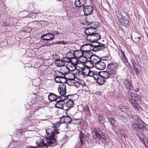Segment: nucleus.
I'll return each instance as SVG.
<instances>
[{"instance_id":"1","label":"nucleus","mask_w":148,"mask_h":148,"mask_svg":"<svg viewBox=\"0 0 148 148\" xmlns=\"http://www.w3.org/2000/svg\"><path fill=\"white\" fill-rule=\"evenodd\" d=\"M132 119L134 123L132 125V127L134 131L143 130L145 132L148 130V125L144 123L138 116H133Z\"/></svg>"},{"instance_id":"2","label":"nucleus","mask_w":148,"mask_h":148,"mask_svg":"<svg viewBox=\"0 0 148 148\" xmlns=\"http://www.w3.org/2000/svg\"><path fill=\"white\" fill-rule=\"evenodd\" d=\"M58 129H53L52 130L51 129H48L46 130L47 134L49 137V138H48L47 140L49 146L54 147L57 145V142L55 137L56 133L58 134L59 133L58 132Z\"/></svg>"},{"instance_id":"3","label":"nucleus","mask_w":148,"mask_h":148,"mask_svg":"<svg viewBox=\"0 0 148 148\" xmlns=\"http://www.w3.org/2000/svg\"><path fill=\"white\" fill-rule=\"evenodd\" d=\"M92 134L93 138L95 139L98 138L99 140V142L101 143L104 145H106V136L104 133L102 132L100 129L95 130L92 132Z\"/></svg>"},{"instance_id":"4","label":"nucleus","mask_w":148,"mask_h":148,"mask_svg":"<svg viewBox=\"0 0 148 148\" xmlns=\"http://www.w3.org/2000/svg\"><path fill=\"white\" fill-rule=\"evenodd\" d=\"M116 16L119 20L120 23L121 25L125 26H128L130 25L129 21L130 17L128 15L126 16H123L120 12H118L116 13Z\"/></svg>"},{"instance_id":"5","label":"nucleus","mask_w":148,"mask_h":148,"mask_svg":"<svg viewBox=\"0 0 148 148\" xmlns=\"http://www.w3.org/2000/svg\"><path fill=\"white\" fill-rule=\"evenodd\" d=\"M91 45L92 44H86L81 47L82 56H85L88 57V55H90L92 54V53L91 52V49L90 48Z\"/></svg>"},{"instance_id":"6","label":"nucleus","mask_w":148,"mask_h":148,"mask_svg":"<svg viewBox=\"0 0 148 148\" xmlns=\"http://www.w3.org/2000/svg\"><path fill=\"white\" fill-rule=\"evenodd\" d=\"M73 96V95H68L67 96H65L64 98L63 99L61 97L60 98L58 99L56 102V103L55 104V106L56 108L63 109L64 108V106L65 104L64 101L67 99L68 98V96Z\"/></svg>"},{"instance_id":"7","label":"nucleus","mask_w":148,"mask_h":148,"mask_svg":"<svg viewBox=\"0 0 148 148\" xmlns=\"http://www.w3.org/2000/svg\"><path fill=\"white\" fill-rule=\"evenodd\" d=\"M99 32H96L95 34L89 36L88 38H86L88 41H89L91 43H95L97 42V41L99 40L101 38L100 35L99 34Z\"/></svg>"},{"instance_id":"8","label":"nucleus","mask_w":148,"mask_h":148,"mask_svg":"<svg viewBox=\"0 0 148 148\" xmlns=\"http://www.w3.org/2000/svg\"><path fill=\"white\" fill-rule=\"evenodd\" d=\"M95 26V25H94L93 27L91 26V27L87 28L85 29L84 33L86 35V39L88 38L89 36H91V35L95 34L96 32H99V30L96 29Z\"/></svg>"},{"instance_id":"9","label":"nucleus","mask_w":148,"mask_h":148,"mask_svg":"<svg viewBox=\"0 0 148 148\" xmlns=\"http://www.w3.org/2000/svg\"><path fill=\"white\" fill-rule=\"evenodd\" d=\"M90 46L92 48L93 51L95 52L102 50L105 48L104 44L99 42H96V43L94 44H92Z\"/></svg>"},{"instance_id":"10","label":"nucleus","mask_w":148,"mask_h":148,"mask_svg":"<svg viewBox=\"0 0 148 148\" xmlns=\"http://www.w3.org/2000/svg\"><path fill=\"white\" fill-rule=\"evenodd\" d=\"M117 65V64L115 62L108 64L107 67V70L110 72V73L111 74V75H115V70Z\"/></svg>"},{"instance_id":"11","label":"nucleus","mask_w":148,"mask_h":148,"mask_svg":"<svg viewBox=\"0 0 148 148\" xmlns=\"http://www.w3.org/2000/svg\"><path fill=\"white\" fill-rule=\"evenodd\" d=\"M90 136V134L87 133L86 134H84L82 132L80 131L79 134V139L81 143V145H83L84 144V141L88 140L89 139Z\"/></svg>"},{"instance_id":"12","label":"nucleus","mask_w":148,"mask_h":148,"mask_svg":"<svg viewBox=\"0 0 148 148\" xmlns=\"http://www.w3.org/2000/svg\"><path fill=\"white\" fill-rule=\"evenodd\" d=\"M83 12L85 16L91 14L93 11V6L91 5H85L83 8Z\"/></svg>"},{"instance_id":"13","label":"nucleus","mask_w":148,"mask_h":148,"mask_svg":"<svg viewBox=\"0 0 148 148\" xmlns=\"http://www.w3.org/2000/svg\"><path fill=\"white\" fill-rule=\"evenodd\" d=\"M66 85L61 84L58 88V91L61 96H64L66 95Z\"/></svg>"},{"instance_id":"14","label":"nucleus","mask_w":148,"mask_h":148,"mask_svg":"<svg viewBox=\"0 0 148 148\" xmlns=\"http://www.w3.org/2000/svg\"><path fill=\"white\" fill-rule=\"evenodd\" d=\"M127 96L129 99V101L131 102L132 101L134 100L135 99L140 97V95L136 93H134L130 91H128L127 93Z\"/></svg>"},{"instance_id":"15","label":"nucleus","mask_w":148,"mask_h":148,"mask_svg":"<svg viewBox=\"0 0 148 148\" xmlns=\"http://www.w3.org/2000/svg\"><path fill=\"white\" fill-rule=\"evenodd\" d=\"M140 97L138 98L134 99V100L130 102L132 104L134 108L136 110H139L140 108L139 104L141 102Z\"/></svg>"},{"instance_id":"16","label":"nucleus","mask_w":148,"mask_h":148,"mask_svg":"<svg viewBox=\"0 0 148 148\" xmlns=\"http://www.w3.org/2000/svg\"><path fill=\"white\" fill-rule=\"evenodd\" d=\"M88 55L90 56V57H88V58H89L90 61V62L92 64H94L95 65L97 63L100 61V60H101L100 58L95 55H93L92 54H90V55Z\"/></svg>"},{"instance_id":"17","label":"nucleus","mask_w":148,"mask_h":148,"mask_svg":"<svg viewBox=\"0 0 148 148\" xmlns=\"http://www.w3.org/2000/svg\"><path fill=\"white\" fill-rule=\"evenodd\" d=\"M106 63L101 60H100L95 65V67L97 69L103 70L106 67Z\"/></svg>"},{"instance_id":"18","label":"nucleus","mask_w":148,"mask_h":148,"mask_svg":"<svg viewBox=\"0 0 148 148\" xmlns=\"http://www.w3.org/2000/svg\"><path fill=\"white\" fill-rule=\"evenodd\" d=\"M60 97L61 96H58L52 93H50L48 97V100L51 102H56L57 101L58 99L60 98Z\"/></svg>"},{"instance_id":"19","label":"nucleus","mask_w":148,"mask_h":148,"mask_svg":"<svg viewBox=\"0 0 148 148\" xmlns=\"http://www.w3.org/2000/svg\"><path fill=\"white\" fill-rule=\"evenodd\" d=\"M48 138H49V136L48 137L46 138H44V139L40 138L39 141H38L36 142V144L38 147H40L46 145H47V140Z\"/></svg>"},{"instance_id":"20","label":"nucleus","mask_w":148,"mask_h":148,"mask_svg":"<svg viewBox=\"0 0 148 148\" xmlns=\"http://www.w3.org/2000/svg\"><path fill=\"white\" fill-rule=\"evenodd\" d=\"M124 83L127 88L130 90H134V88L131 82L128 79H124Z\"/></svg>"},{"instance_id":"21","label":"nucleus","mask_w":148,"mask_h":148,"mask_svg":"<svg viewBox=\"0 0 148 148\" xmlns=\"http://www.w3.org/2000/svg\"><path fill=\"white\" fill-rule=\"evenodd\" d=\"M87 0H75V5L77 7L80 8L84 6Z\"/></svg>"},{"instance_id":"22","label":"nucleus","mask_w":148,"mask_h":148,"mask_svg":"<svg viewBox=\"0 0 148 148\" xmlns=\"http://www.w3.org/2000/svg\"><path fill=\"white\" fill-rule=\"evenodd\" d=\"M88 71V73H86V72H83L82 74L84 76H89L92 77L95 75V73H96V72L94 71H90L89 68H87L86 69H85L84 71Z\"/></svg>"},{"instance_id":"23","label":"nucleus","mask_w":148,"mask_h":148,"mask_svg":"<svg viewBox=\"0 0 148 148\" xmlns=\"http://www.w3.org/2000/svg\"><path fill=\"white\" fill-rule=\"evenodd\" d=\"M103 77L100 75L99 77H97V79L96 80V83L100 85L103 84L105 81Z\"/></svg>"},{"instance_id":"24","label":"nucleus","mask_w":148,"mask_h":148,"mask_svg":"<svg viewBox=\"0 0 148 148\" xmlns=\"http://www.w3.org/2000/svg\"><path fill=\"white\" fill-rule=\"evenodd\" d=\"M46 38L45 40L47 41L45 43L46 44L48 43V40H51L53 39L54 38V35L52 34L49 33L45 34Z\"/></svg>"},{"instance_id":"25","label":"nucleus","mask_w":148,"mask_h":148,"mask_svg":"<svg viewBox=\"0 0 148 148\" xmlns=\"http://www.w3.org/2000/svg\"><path fill=\"white\" fill-rule=\"evenodd\" d=\"M72 59H73L74 60H75V64H77V62H78L77 59L76 58H69L68 57H66L63 58V59L65 61V62H66L71 63L73 65V66H74L75 64V63H73V60H72Z\"/></svg>"},{"instance_id":"26","label":"nucleus","mask_w":148,"mask_h":148,"mask_svg":"<svg viewBox=\"0 0 148 148\" xmlns=\"http://www.w3.org/2000/svg\"><path fill=\"white\" fill-rule=\"evenodd\" d=\"M100 73H102L103 75V76H102L104 79L108 78L110 75H111V74L110 73L108 70H107L106 71H104L101 72H100Z\"/></svg>"},{"instance_id":"27","label":"nucleus","mask_w":148,"mask_h":148,"mask_svg":"<svg viewBox=\"0 0 148 148\" xmlns=\"http://www.w3.org/2000/svg\"><path fill=\"white\" fill-rule=\"evenodd\" d=\"M74 104L73 101L72 100L69 99L65 103V105L69 108H72Z\"/></svg>"},{"instance_id":"28","label":"nucleus","mask_w":148,"mask_h":148,"mask_svg":"<svg viewBox=\"0 0 148 148\" xmlns=\"http://www.w3.org/2000/svg\"><path fill=\"white\" fill-rule=\"evenodd\" d=\"M105 118L102 116H99L98 118V122L99 124H100L102 126L104 125V123L105 121Z\"/></svg>"},{"instance_id":"29","label":"nucleus","mask_w":148,"mask_h":148,"mask_svg":"<svg viewBox=\"0 0 148 148\" xmlns=\"http://www.w3.org/2000/svg\"><path fill=\"white\" fill-rule=\"evenodd\" d=\"M65 119V123H70L72 121V119L69 116L67 115L66 116H64Z\"/></svg>"},{"instance_id":"30","label":"nucleus","mask_w":148,"mask_h":148,"mask_svg":"<svg viewBox=\"0 0 148 148\" xmlns=\"http://www.w3.org/2000/svg\"><path fill=\"white\" fill-rule=\"evenodd\" d=\"M142 130L141 131H138V132L140 131V133H137V135L138 138H139L140 140V141H141V140L143 139V138L145 136H144V135L142 133ZM138 132V131L136 132Z\"/></svg>"},{"instance_id":"31","label":"nucleus","mask_w":148,"mask_h":148,"mask_svg":"<svg viewBox=\"0 0 148 148\" xmlns=\"http://www.w3.org/2000/svg\"><path fill=\"white\" fill-rule=\"evenodd\" d=\"M67 82V81L66 79L65 76H64L61 77L60 83H61V84H64L66 83Z\"/></svg>"},{"instance_id":"32","label":"nucleus","mask_w":148,"mask_h":148,"mask_svg":"<svg viewBox=\"0 0 148 148\" xmlns=\"http://www.w3.org/2000/svg\"><path fill=\"white\" fill-rule=\"evenodd\" d=\"M108 120L110 124L112 125H113L115 123V121L114 118L112 117H108Z\"/></svg>"},{"instance_id":"33","label":"nucleus","mask_w":148,"mask_h":148,"mask_svg":"<svg viewBox=\"0 0 148 148\" xmlns=\"http://www.w3.org/2000/svg\"><path fill=\"white\" fill-rule=\"evenodd\" d=\"M53 59L56 60L59 59L60 57L59 54L57 53H55L53 55Z\"/></svg>"},{"instance_id":"34","label":"nucleus","mask_w":148,"mask_h":148,"mask_svg":"<svg viewBox=\"0 0 148 148\" xmlns=\"http://www.w3.org/2000/svg\"><path fill=\"white\" fill-rule=\"evenodd\" d=\"M55 76L60 77H62L64 76V74L63 73L60 72L58 71H57V73H56V75H55Z\"/></svg>"},{"instance_id":"35","label":"nucleus","mask_w":148,"mask_h":148,"mask_svg":"<svg viewBox=\"0 0 148 148\" xmlns=\"http://www.w3.org/2000/svg\"><path fill=\"white\" fill-rule=\"evenodd\" d=\"M109 57L108 56H106L100 58L101 60L103 61L105 63H107V60L108 59Z\"/></svg>"},{"instance_id":"36","label":"nucleus","mask_w":148,"mask_h":148,"mask_svg":"<svg viewBox=\"0 0 148 148\" xmlns=\"http://www.w3.org/2000/svg\"><path fill=\"white\" fill-rule=\"evenodd\" d=\"M148 140V138H147L145 136L143 139L141 140L142 143L144 144V145H146V143Z\"/></svg>"},{"instance_id":"37","label":"nucleus","mask_w":148,"mask_h":148,"mask_svg":"<svg viewBox=\"0 0 148 148\" xmlns=\"http://www.w3.org/2000/svg\"><path fill=\"white\" fill-rule=\"evenodd\" d=\"M61 60L60 59L56 60L55 62V64L58 67L61 66V64H60L61 63Z\"/></svg>"},{"instance_id":"38","label":"nucleus","mask_w":148,"mask_h":148,"mask_svg":"<svg viewBox=\"0 0 148 148\" xmlns=\"http://www.w3.org/2000/svg\"><path fill=\"white\" fill-rule=\"evenodd\" d=\"M61 77H60L56 76L54 78V80L57 83H60Z\"/></svg>"},{"instance_id":"39","label":"nucleus","mask_w":148,"mask_h":148,"mask_svg":"<svg viewBox=\"0 0 148 148\" xmlns=\"http://www.w3.org/2000/svg\"><path fill=\"white\" fill-rule=\"evenodd\" d=\"M60 123H65V119L64 118V116H62L60 118Z\"/></svg>"},{"instance_id":"40","label":"nucleus","mask_w":148,"mask_h":148,"mask_svg":"<svg viewBox=\"0 0 148 148\" xmlns=\"http://www.w3.org/2000/svg\"><path fill=\"white\" fill-rule=\"evenodd\" d=\"M133 67L135 71H136V74L137 75H139L140 73V72H139L138 68L136 67L135 66H133Z\"/></svg>"},{"instance_id":"41","label":"nucleus","mask_w":148,"mask_h":148,"mask_svg":"<svg viewBox=\"0 0 148 148\" xmlns=\"http://www.w3.org/2000/svg\"><path fill=\"white\" fill-rule=\"evenodd\" d=\"M122 58L123 59V61L125 63L128 62V60L127 58H126L125 55H124L123 56H122Z\"/></svg>"},{"instance_id":"42","label":"nucleus","mask_w":148,"mask_h":148,"mask_svg":"<svg viewBox=\"0 0 148 148\" xmlns=\"http://www.w3.org/2000/svg\"><path fill=\"white\" fill-rule=\"evenodd\" d=\"M75 120L76 121V122L75 123L76 124H80L81 123V121L79 119H75Z\"/></svg>"},{"instance_id":"43","label":"nucleus","mask_w":148,"mask_h":148,"mask_svg":"<svg viewBox=\"0 0 148 148\" xmlns=\"http://www.w3.org/2000/svg\"><path fill=\"white\" fill-rule=\"evenodd\" d=\"M65 64L66 62H65V61L63 59L62 60H61V63L60 64H61V66H64L65 65Z\"/></svg>"},{"instance_id":"44","label":"nucleus","mask_w":148,"mask_h":148,"mask_svg":"<svg viewBox=\"0 0 148 148\" xmlns=\"http://www.w3.org/2000/svg\"><path fill=\"white\" fill-rule=\"evenodd\" d=\"M36 14L34 13H32L31 14H30V16L32 18H35L36 17Z\"/></svg>"},{"instance_id":"45","label":"nucleus","mask_w":148,"mask_h":148,"mask_svg":"<svg viewBox=\"0 0 148 148\" xmlns=\"http://www.w3.org/2000/svg\"><path fill=\"white\" fill-rule=\"evenodd\" d=\"M57 44H64L65 45L66 44V42H64L62 41H60L59 42H56Z\"/></svg>"},{"instance_id":"46","label":"nucleus","mask_w":148,"mask_h":148,"mask_svg":"<svg viewBox=\"0 0 148 148\" xmlns=\"http://www.w3.org/2000/svg\"><path fill=\"white\" fill-rule=\"evenodd\" d=\"M131 62L133 66H135V62L134 61V60L133 59H132L131 60Z\"/></svg>"},{"instance_id":"47","label":"nucleus","mask_w":148,"mask_h":148,"mask_svg":"<svg viewBox=\"0 0 148 148\" xmlns=\"http://www.w3.org/2000/svg\"><path fill=\"white\" fill-rule=\"evenodd\" d=\"M47 145H46L43 146H42V147H40V148H48V146L52 147L51 146H49L48 144V143L47 142Z\"/></svg>"},{"instance_id":"48","label":"nucleus","mask_w":148,"mask_h":148,"mask_svg":"<svg viewBox=\"0 0 148 148\" xmlns=\"http://www.w3.org/2000/svg\"><path fill=\"white\" fill-rule=\"evenodd\" d=\"M100 72H99L98 73H97L96 72V73H95V75H94V76H95V77H99V75H100Z\"/></svg>"},{"instance_id":"49","label":"nucleus","mask_w":148,"mask_h":148,"mask_svg":"<svg viewBox=\"0 0 148 148\" xmlns=\"http://www.w3.org/2000/svg\"><path fill=\"white\" fill-rule=\"evenodd\" d=\"M41 38L43 40H45V38H46V35L45 34L43 35L41 37Z\"/></svg>"},{"instance_id":"50","label":"nucleus","mask_w":148,"mask_h":148,"mask_svg":"<svg viewBox=\"0 0 148 148\" xmlns=\"http://www.w3.org/2000/svg\"><path fill=\"white\" fill-rule=\"evenodd\" d=\"M121 136L122 137H123L124 138H125V139L126 138V137H127V136L125 135V133H124V134L123 133V134H121Z\"/></svg>"},{"instance_id":"51","label":"nucleus","mask_w":148,"mask_h":148,"mask_svg":"<svg viewBox=\"0 0 148 148\" xmlns=\"http://www.w3.org/2000/svg\"><path fill=\"white\" fill-rule=\"evenodd\" d=\"M120 52L122 55V56H123L124 55H125L124 52L121 49L120 50Z\"/></svg>"},{"instance_id":"52","label":"nucleus","mask_w":148,"mask_h":148,"mask_svg":"<svg viewBox=\"0 0 148 148\" xmlns=\"http://www.w3.org/2000/svg\"><path fill=\"white\" fill-rule=\"evenodd\" d=\"M70 73V72L69 71L66 72H65L64 73V76H65L66 75L69 74Z\"/></svg>"},{"instance_id":"53","label":"nucleus","mask_w":148,"mask_h":148,"mask_svg":"<svg viewBox=\"0 0 148 148\" xmlns=\"http://www.w3.org/2000/svg\"><path fill=\"white\" fill-rule=\"evenodd\" d=\"M141 39V37H138L136 38H135L136 40H137L138 42H139V40H140Z\"/></svg>"},{"instance_id":"54","label":"nucleus","mask_w":148,"mask_h":148,"mask_svg":"<svg viewBox=\"0 0 148 148\" xmlns=\"http://www.w3.org/2000/svg\"><path fill=\"white\" fill-rule=\"evenodd\" d=\"M25 148H37L36 147L27 146Z\"/></svg>"},{"instance_id":"55","label":"nucleus","mask_w":148,"mask_h":148,"mask_svg":"<svg viewBox=\"0 0 148 148\" xmlns=\"http://www.w3.org/2000/svg\"><path fill=\"white\" fill-rule=\"evenodd\" d=\"M127 63V65L129 66V67L131 66V65L130 64V63L128 62H126Z\"/></svg>"},{"instance_id":"56","label":"nucleus","mask_w":148,"mask_h":148,"mask_svg":"<svg viewBox=\"0 0 148 148\" xmlns=\"http://www.w3.org/2000/svg\"><path fill=\"white\" fill-rule=\"evenodd\" d=\"M94 78V79L96 81V79H97V77H95V76H93L92 77Z\"/></svg>"},{"instance_id":"57","label":"nucleus","mask_w":148,"mask_h":148,"mask_svg":"<svg viewBox=\"0 0 148 148\" xmlns=\"http://www.w3.org/2000/svg\"><path fill=\"white\" fill-rule=\"evenodd\" d=\"M60 126V125L59 124H57L56 126H55V129H56V127H59Z\"/></svg>"},{"instance_id":"58","label":"nucleus","mask_w":148,"mask_h":148,"mask_svg":"<svg viewBox=\"0 0 148 148\" xmlns=\"http://www.w3.org/2000/svg\"><path fill=\"white\" fill-rule=\"evenodd\" d=\"M84 70L85 69H84V70L82 72V73L83 72H86V73H86V72H88V71H84Z\"/></svg>"},{"instance_id":"59","label":"nucleus","mask_w":148,"mask_h":148,"mask_svg":"<svg viewBox=\"0 0 148 148\" xmlns=\"http://www.w3.org/2000/svg\"><path fill=\"white\" fill-rule=\"evenodd\" d=\"M86 69H86L87 68H89V67L87 66H86Z\"/></svg>"},{"instance_id":"60","label":"nucleus","mask_w":148,"mask_h":148,"mask_svg":"<svg viewBox=\"0 0 148 148\" xmlns=\"http://www.w3.org/2000/svg\"><path fill=\"white\" fill-rule=\"evenodd\" d=\"M86 24H87V25H89L90 24V23H89L88 22H87V21H86Z\"/></svg>"},{"instance_id":"61","label":"nucleus","mask_w":148,"mask_h":148,"mask_svg":"<svg viewBox=\"0 0 148 148\" xmlns=\"http://www.w3.org/2000/svg\"><path fill=\"white\" fill-rule=\"evenodd\" d=\"M138 89H137L136 90H135L136 92H138Z\"/></svg>"},{"instance_id":"62","label":"nucleus","mask_w":148,"mask_h":148,"mask_svg":"<svg viewBox=\"0 0 148 148\" xmlns=\"http://www.w3.org/2000/svg\"><path fill=\"white\" fill-rule=\"evenodd\" d=\"M60 34V33H59L58 34Z\"/></svg>"}]
</instances>
